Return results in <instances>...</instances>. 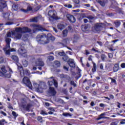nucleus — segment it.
Listing matches in <instances>:
<instances>
[{"instance_id":"f257e3e1","label":"nucleus","mask_w":125,"mask_h":125,"mask_svg":"<svg viewBox=\"0 0 125 125\" xmlns=\"http://www.w3.org/2000/svg\"><path fill=\"white\" fill-rule=\"evenodd\" d=\"M31 32L32 30L27 27L23 28L17 27L15 29V31H12V35L15 36V38L16 40H20L22 38V34L31 33Z\"/></svg>"},{"instance_id":"f03ea898","label":"nucleus","mask_w":125,"mask_h":125,"mask_svg":"<svg viewBox=\"0 0 125 125\" xmlns=\"http://www.w3.org/2000/svg\"><path fill=\"white\" fill-rule=\"evenodd\" d=\"M37 42L41 44H46L49 42V40H48L46 35L42 34L37 36Z\"/></svg>"},{"instance_id":"7ed1b4c3","label":"nucleus","mask_w":125,"mask_h":125,"mask_svg":"<svg viewBox=\"0 0 125 125\" xmlns=\"http://www.w3.org/2000/svg\"><path fill=\"white\" fill-rule=\"evenodd\" d=\"M33 85L37 92H43V89H46V83L44 82H40L39 84L34 83Z\"/></svg>"},{"instance_id":"20e7f679","label":"nucleus","mask_w":125,"mask_h":125,"mask_svg":"<svg viewBox=\"0 0 125 125\" xmlns=\"http://www.w3.org/2000/svg\"><path fill=\"white\" fill-rule=\"evenodd\" d=\"M0 69V77H3L6 79H10V78H11V74H10V73H7V70H6V69H5V66L4 65H1Z\"/></svg>"},{"instance_id":"39448f33","label":"nucleus","mask_w":125,"mask_h":125,"mask_svg":"<svg viewBox=\"0 0 125 125\" xmlns=\"http://www.w3.org/2000/svg\"><path fill=\"white\" fill-rule=\"evenodd\" d=\"M18 69L20 72L21 77H24L25 75L26 76L30 75V71H29L28 69H25L24 70L22 66H18Z\"/></svg>"},{"instance_id":"423d86ee","label":"nucleus","mask_w":125,"mask_h":125,"mask_svg":"<svg viewBox=\"0 0 125 125\" xmlns=\"http://www.w3.org/2000/svg\"><path fill=\"white\" fill-rule=\"evenodd\" d=\"M22 83L24 84H25L29 88L32 89L33 88V86H32V83H31V81H30V79L26 77H24L22 79Z\"/></svg>"},{"instance_id":"0eeeda50","label":"nucleus","mask_w":125,"mask_h":125,"mask_svg":"<svg viewBox=\"0 0 125 125\" xmlns=\"http://www.w3.org/2000/svg\"><path fill=\"white\" fill-rule=\"evenodd\" d=\"M20 46L21 48L18 50V53L20 54V55L23 56L24 54H26V53H27V51L26 49H24V46H25V44H24V43H21Z\"/></svg>"},{"instance_id":"6e6552de","label":"nucleus","mask_w":125,"mask_h":125,"mask_svg":"<svg viewBox=\"0 0 125 125\" xmlns=\"http://www.w3.org/2000/svg\"><path fill=\"white\" fill-rule=\"evenodd\" d=\"M104 24L101 23H97L94 26V31L95 32H100L101 31V28L103 27Z\"/></svg>"},{"instance_id":"1a4fd4ad","label":"nucleus","mask_w":125,"mask_h":125,"mask_svg":"<svg viewBox=\"0 0 125 125\" xmlns=\"http://www.w3.org/2000/svg\"><path fill=\"white\" fill-rule=\"evenodd\" d=\"M48 15L50 16L53 19H55L56 20H58V19H60V18H58V17H56V11H49Z\"/></svg>"},{"instance_id":"9d476101","label":"nucleus","mask_w":125,"mask_h":125,"mask_svg":"<svg viewBox=\"0 0 125 125\" xmlns=\"http://www.w3.org/2000/svg\"><path fill=\"white\" fill-rule=\"evenodd\" d=\"M91 26L90 24H84L81 26V30L83 32H89Z\"/></svg>"},{"instance_id":"9b49d317","label":"nucleus","mask_w":125,"mask_h":125,"mask_svg":"<svg viewBox=\"0 0 125 125\" xmlns=\"http://www.w3.org/2000/svg\"><path fill=\"white\" fill-rule=\"evenodd\" d=\"M7 6L5 0H0V12H3V9L5 8Z\"/></svg>"},{"instance_id":"f8f14e48","label":"nucleus","mask_w":125,"mask_h":125,"mask_svg":"<svg viewBox=\"0 0 125 125\" xmlns=\"http://www.w3.org/2000/svg\"><path fill=\"white\" fill-rule=\"evenodd\" d=\"M36 28L33 29V33H37V32H39V31H41V32L45 31V29L41 25H36Z\"/></svg>"},{"instance_id":"ddd939ff","label":"nucleus","mask_w":125,"mask_h":125,"mask_svg":"<svg viewBox=\"0 0 125 125\" xmlns=\"http://www.w3.org/2000/svg\"><path fill=\"white\" fill-rule=\"evenodd\" d=\"M48 83L50 86H51V85H53V84L55 87H57L58 86V83H57V82L56 80H55L54 79H52V81H48Z\"/></svg>"},{"instance_id":"4468645a","label":"nucleus","mask_w":125,"mask_h":125,"mask_svg":"<svg viewBox=\"0 0 125 125\" xmlns=\"http://www.w3.org/2000/svg\"><path fill=\"white\" fill-rule=\"evenodd\" d=\"M66 17L70 22L72 23H75V22H76V18H75L74 16L72 15H67Z\"/></svg>"},{"instance_id":"2eb2a0df","label":"nucleus","mask_w":125,"mask_h":125,"mask_svg":"<svg viewBox=\"0 0 125 125\" xmlns=\"http://www.w3.org/2000/svg\"><path fill=\"white\" fill-rule=\"evenodd\" d=\"M98 3H99L101 6L104 7L106 5V3L108 2V0H97Z\"/></svg>"},{"instance_id":"dca6fc26","label":"nucleus","mask_w":125,"mask_h":125,"mask_svg":"<svg viewBox=\"0 0 125 125\" xmlns=\"http://www.w3.org/2000/svg\"><path fill=\"white\" fill-rule=\"evenodd\" d=\"M48 93L51 96H55V95L56 94V91L53 87H50Z\"/></svg>"},{"instance_id":"f3484780","label":"nucleus","mask_w":125,"mask_h":125,"mask_svg":"<svg viewBox=\"0 0 125 125\" xmlns=\"http://www.w3.org/2000/svg\"><path fill=\"white\" fill-rule=\"evenodd\" d=\"M63 59L64 61H65V62L67 61V63H68V65H69L70 64H72L73 63H75V62H74V60L73 59L69 60V57H68L64 56L63 58Z\"/></svg>"},{"instance_id":"a211bd4d","label":"nucleus","mask_w":125,"mask_h":125,"mask_svg":"<svg viewBox=\"0 0 125 125\" xmlns=\"http://www.w3.org/2000/svg\"><path fill=\"white\" fill-rule=\"evenodd\" d=\"M36 66H44V63L42 62V59H38L36 62Z\"/></svg>"},{"instance_id":"6ab92c4d","label":"nucleus","mask_w":125,"mask_h":125,"mask_svg":"<svg viewBox=\"0 0 125 125\" xmlns=\"http://www.w3.org/2000/svg\"><path fill=\"white\" fill-rule=\"evenodd\" d=\"M5 41L6 42V46L7 48L10 47V42H11V39L7 37H5Z\"/></svg>"},{"instance_id":"aec40b11","label":"nucleus","mask_w":125,"mask_h":125,"mask_svg":"<svg viewBox=\"0 0 125 125\" xmlns=\"http://www.w3.org/2000/svg\"><path fill=\"white\" fill-rule=\"evenodd\" d=\"M9 48L10 47L7 48L6 46L3 48V50L4 51L6 55H10V50H9Z\"/></svg>"},{"instance_id":"412c9836","label":"nucleus","mask_w":125,"mask_h":125,"mask_svg":"<svg viewBox=\"0 0 125 125\" xmlns=\"http://www.w3.org/2000/svg\"><path fill=\"white\" fill-rule=\"evenodd\" d=\"M31 107H32V104H28L26 105V106H23V109H24L25 111H27V112H30V109H31Z\"/></svg>"},{"instance_id":"4be33fe9","label":"nucleus","mask_w":125,"mask_h":125,"mask_svg":"<svg viewBox=\"0 0 125 125\" xmlns=\"http://www.w3.org/2000/svg\"><path fill=\"white\" fill-rule=\"evenodd\" d=\"M11 59L13 60L16 63H18L19 62V58H18V57L16 55H12L11 56Z\"/></svg>"},{"instance_id":"5701e85b","label":"nucleus","mask_w":125,"mask_h":125,"mask_svg":"<svg viewBox=\"0 0 125 125\" xmlns=\"http://www.w3.org/2000/svg\"><path fill=\"white\" fill-rule=\"evenodd\" d=\"M114 24H115L116 28H119L121 26V21L119 20L115 21Z\"/></svg>"},{"instance_id":"b1692460","label":"nucleus","mask_w":125,"mask_h":125,"mask_svg":"<svg viewBox=\"0 0 125 125\" xmlns=\"http://www.w3.org/2000/svg\"><path fill=\"white\" fill-rule=\"evenodd\" d=\"M104 116H106V113L104 112L103 113H102L101 115L99 116V117L97 118V121H99L101 120V119H104Z\"/></svg>"},{"instance_id":"393cba45","label":"nucleus","mask_w":125,"mask_h":125,"mask_svg":"<svg viewBox=\"0 0 125 125\" xmlns=\"http://www.w3.org/2000/svg\"><path fill=\"white\" fill-rule=\"evenodd\" d=\"M75 2L74 6L75 7H80V0H74Z\"/></svg>"},{"instance_id":"a878e982","label":"nucleus","mask_w":125,"mask_h":125,"mask_svg":"<svg viewBox=\"0 0 125 125\" xmlns=\"http://www.w3.org/2000/svg\"><path fill=\"white\" fill-rule=\"evenodd\" d=\"M113 71L114 72H118V71H119V63H116L114 64Z\"/></svg>"},{"instance_id":"bb28decb","label":"nucleus","mask_w":125,"mask_h":125,"mask_svg":"<svg viewBox=\"0 0 125 125\" xmlns=\"http://www.w3.org/2000/svg\"><path fill=\"white\" fill-rule=\"evenodd\" d=\"M60 62L58 61H55L54 62V66L56 67V68H57L58 67H60Z\"/></svg>"},{"instance_id":"cd10ccee","label":"nucleus","mask_w":125,"mask_h":125,"mask_svg":"<svg viewBox=\"0 0 125 125\" xmlns=\"http://www.w3.org/2000/svg\"><path fill=\"white\" fill-rule=\"evenodd\" d=\"M58 29H59L60 31L63 29V22H61L58 24Z\"/></svg>"},{"instance_id":"c85d7f7f","label":"nucleus","mask_w":125,"mask_h":125,"mask_svg":"<svg viewBox=\"0 0 125 125\" xmlns=\"http://www.w3.org/2000/svg\"><path fill=\"white\" fill-rule=\"evenodd\" d=\"M3 17H4L6 20H9V13H6L3 15Z\"/></svg>"},{"instance_id":"c756f323","label":"nucleus","mask_w":125,"mask_h":125,"mask_svg":"<svg viewBox=\"0 0 125 125\" xmlns=\"http://www.w3.org/2000/svg\"><path fill=\"white\" fill-rule=\"evenodd\" d=\"M93 68L92 69V72L94 73V72H96V64L95 63L93 62Z\"/></svg>"},{"instance_id":"7c9ffc66","label":"nucleus","mask_w":125,"mask_h":125,"mask_svg":"<svg viewBox=\"0 0 125 125\" xmlns=\"http://www.w3.org/2000/svg\"><path fill=\"white\" fill-rule=\"evenodd\" d=\"M12 8L14 9V10H18V4H13L12 5Z\"/></svg>"},{"instance_id":"2f4dec72","label":"nucleus","mask_w":125,"mask_h":125,"mask_svg":"<svg viewBox=\"0 0 125 125\" xmlns=\"http://www.w3.org/2000/svg\"><path fill=\"white\" fill-rule=\"evenodd\" d=\"M4 124H7V122L5 119H1L0 120V125H4Z\"/></svg>"},{"instance_id":"473e14b6","label":"nucleus","mask_w":125,"mask_h":125,"mask_svg":"<svg viewBox=\"0 0 125 125\" xmlns=\"http://www.w3.org/2000/svg\"><path fill=\"white\" fill-rule=\"evenodd\" d=\"M22 64L23 67H27L28 66V61L26 60L22 61Z\"/></svg>"},{"instance_id":"72a5a7b5","label":"nucleus","mask_w":125,"mask_h":125,"mask_svg":"<svg viewBox=\"0 0 125 125\" xmlns=\"http://www.w3.org/2000/svg\"><path fill=\"white\" fill-rule=\"evenodd\" d=\"M68 35V30L65 29L63 31V37H67Z\"/></svg>"},{"instance_id":"f704fd0d","label":"nucleus","mask_w":125,"mask_h":125,"mask_svg":"<svg viewBox=\"0 0 125 125\" xmlns=\"http://www.w3.org/2000/svg\"><path fill=\"white\" fill-rule=\"evenodd\" d=\"M101 57L102 61L104 62L105 61V59H106L107 57L105 55V54H102Z\"/></svg>"},{"instance_id":"c9c22d12","label":"nucleus","mask_w":125,"mask_h":125,"mask_svg":"<svg viewBox=\"0 0 125 125\" xmlns=\"http://www.w3.org/2000/svg\"><path fill=\"white\" fill-rule=\"evenodd\" d=\"M12 115L14 116V119H16L17 117H18V114L15 111H12Z\"/></svg>"},{"instance_id":"e433bc0d","label":"nucleus","mask_w":125,"mask_h":125,"mask_svg":"<svg viewBox=\"0 0 125 125\" xmlns=\"http://www.w3.org/2000/svg\"><path fill=\"white\" fill-rule=\"evenodd\" d=\"M33 10V8H32V6H31V5H30V4H29L27 6V11L28 12V11H32V10Z\"/></svg>"},{"instance_id":"4c0bfd02","label":"nucleus","mask_w":125,"mask_h":125,"mask_svg":"<svg viewBox=\"0 0 125 125\" xmlns=\"http://www.w3.org/2000/svg\"><path fill=\"white\" fill-rule=\"evenodd\" d=\"M67 28H68L69 32H70L71 33H72V32H73V31H74V30L73 29V27H72V25L68 26Z\"/></svg>"},{"instance_id":"58836bf2","label":"nucleus","mask_w":125,"mask_h":125,"mask_svg":"<svg viewBox=\"0 0 125 125\" xmlns=\"http://www.w3.org/2000/svg\"><path fill=\"white\" fill-rule=\"evenodd\" d=\"M63 116L64 117H72V114L71 113H63Z\"/></svg>"},{"instance_id":"ea45409f","label":"nucleus","mask_w":125,"mask_h":125,"mask_svg":"<svg viewBox=\"0 0 125 125\" xmlns=\"http://www.w3.org/2000/svg\"><path fill=\"white\" fill-rule=\"evenodd\" d=\"M71 68H73V69L76 68V64H75V62H73V63H70V64H68Z\"/></svg>"},{"instance_id":"a19ab883","label":"nucleus","mask_w":125,"mask_h":125,"mask_svg":"<svg viewBox=\"0 0 125 125\" xmlns=\"http://www.w3.org/2000/svg\"><path fill=\"white\" fill-rule=\"evenodd\" d=\"M5 38H11V32H7Z\"/></svg>"},{"instance_id":"79ce46f5","label":"nucleus","mask_w":125,"mask_h":125,"mask_svg":"<svg viewBox=\"0 0 125 125\" xmlns=\"http://www.w3.org/2000/svg\"><path fill=\"white\" fill-rule=\"evenodd\" d=\"M70 84L71 85H73V86H74V87H76V86H77V84L76 83H75V82H74L73 81H70Z\"/></svg>"},{"instance_id":"37998d69","label":"nucleus","mask_w":125,"mask_h":125,"mask_svg":"<svg viewBox=\"0 0 125 125\" xmlns=\"http://www.w3.org/2000/svg\"><path fill=\"white\" fill-rule=\"evenodd\" d=\"M63 80H70V77H69L68 75H63Z\"/></svg>"},{"instance_id":"c03bdc74","label":"nucleus","mask_w":125,"mask_h":125,"mask_svg":"<svg viewBox=\"0 0 125 125\" xmlns=\"http://www.w3.org/2000/svg\"><path fill=\"white\" fill-rule=\"evenodd\" d=\"M48 59H49L50 61H53V60H54V57L52 56H49L48 57Z\"/></svg>"},{"instance_id":"a18cd8bd","label":"nucleus","mask_w":125,"mask_h":125,"mask_svg":"<svg viewBox=\"0 0 125 125\" xmlns=\"http://www.w3.org/2000/svg\"><path fill=\"white\" fill-rule=\"evenodd\" d=\"M65 7H67V8H72L73 7V6L71 4H65L64 5Z\"/></svg>"},{"instance_id":"49530a36","label":"nucleus","mask_w":125,"mask_h":125,"mask_svg":"<svg viewBox=\"0 0 125 125\" xmlns=\"http://www.w3.org/2000/svg\"><path fill=\"white\" fill-rule=\"evenodd\" d=\"M63 69L64 70V71L65 72H69V67L66 66H63Z\"/></svg>"},{"instance_id":"de8ad7c7","label":"nucleus","mask_w":125,"mask_h":125,"mask_svg":"<svg viewBox=\"0 0 125 125\" xmlns=\"http://www.w3.org/2000/svg\"><path fill=\"white\" fill-rule=\"evenodd\" d=\"M31 22H38V18H34L32 19Z\"/></svg>"},{"instance_id":"09e8293b","label":"nucleus","mask_w":125,"mask_h":125,"mask_svg":"<svg viewBox=\"0 0 125 125\" xmlns=\"http://www.w3.org/2000/svg\"><path fill=\"white\" fill-rule=\"evenodd\" d=\"M92 51H94L95 52H97L98 53H100V51H99L97 49H95L93 48L92 49Z\"/></svg>"},{"instance_id":"8fccbe9b","label":"nucleus","mask_w":125,"mask_h":125,"mask_svg":"<svg viewBox=\"0 0 125 125\" xmlns=\"http://www.w3.org/2000/svg\"><path fill=\"white\" fill-rule=\"evenodd\" d=\"M41 115H48V113H46V112L44 110H42L41 112Z\"/></svg>"},{"instance_id":"3c124183","label":"nucleus","mask_w":125,"mask_h":125,"mask_svg":"<svg viewBox=\"0 0 125 125\" xmlns=\"http://www.w3.org/2000/svg\"><path fill=\"white\" fill-rule=\"evenodd\" d=\"M37 120L38 121L42 123V117L41 116H39L37 118Z\"/></svg>"},{"instance_id":"603ef678","label":"nucleus","mask_w":125,"mask_h":125,"mask_svg":"<svg viewBox=\"0 0 125 125\" xmlns=\"http://www.w3.org/2000/svg\"><path fill=\"white\" fill-rule=\"evenodd\" d=\"M4 61V60L3 59V57H0V63H3Z\"/></svg>"},{"instance_id":"864d4df0","label":"nucleus","mask_w":125,"mask_h":125,"mask_svg":"<svg viewBox=\"0 0 125 125\" xmlns=\"http://www.w3.org/2000/svg\"><path fill=\"white\" fill-rule=\"evenodd\" d=\"M0 113L2 115H3V116H4L5 117H6L7 114H6V113H5V112H3V111H0Z\"/></svg>"},{"instance_id":"5fc2aeb1","label":"nucleus","mask_w":125,"mask_h":125,"mask_svg":"<svg viewBox=\"0 0 125 125\" xmlns=\"http://www.w3.org/2000/svg\"><path fill=\"white\" fill-rule=\"evenodd\" d=\"M110 125H118V122H113L110 124Z\"/></svg>"},{"instance_id":"6e6d98bb","label":"nucleus","mask_w":125,"mask_h":125,"mask_svg":"<svg viewBox=\"0 0 125 125\" xmlns=\"http://www.w3.org/2000/svg\"><path fill=\"white\" fill-rule=\"evenodd\" d=\"M111 83H115V84H117L116 80L113 79L112 78H111Z\"/></svg>"},{"instance_id":"4d7b16f0","label":"nucleus","mask_w":125,"mask_h":125,"mask_svg":"<svg viewBox=\"0 0 125 125\" xmlns=\"http://www.w3.org/2000/svg\"><path fill=\"white\" fill-rule=\"evenodd\" d=\"M9 73H7V74H10L11 76V74H13V71H12V69H11V68L9 69Z\"/></svg>"},{"instance_id":"13d9d810","label":"nucleus","mask_w":125,"mask_h":125,"mask_svg":"<svg viewBox=\"0 0 125 125\" xmlns=\"http://www.w3.org/2000/svg\"><path fill=\"white\" fill-rule=\"evenodd\" d=\"M87 18H88V19H89V20H93V19H94V18L91 16L87 17Z\"/></svg>"},{"instance_id":"bf43d9fd","label":"nucleus","mask_w":125,"mask_h":125,"mask_svg":"<svg viewBox=\"0 0 125 125\" xmlns=\"http://www.w3.org/2000/svg\"><path fill=\"white\" fill-rule=\"evenodd\" d=\"M13 22L8 21L5 23V25H12Z\"/></svg>"},{"instance_id":"052dcab7","label":"nucleus","mask_w":125,"mask_h":125,"mask_svg":"<svg viewBox=\"0 0 125 125\" xmlns=\"http://www.w3.org/2000/svg\"><path fill=\"white\" fill-rule=\"evenodd\" d=\"M63 93L65 94L66 95H67L68 94V90L67 89L63 90Z\"/></svg>"},{"instance_id":"680f3d73","label":"nucleus","mask_w":125,"mask_h":125,"mask_svg":"<svg viewBox=\"0 0 125 125\" xmlns=\"http://www.w3.org/2000/svg\"><path fill=\"white\" fill-rule=\"evenodd\" d=\"M21 11H22V12H24V13H26V12H28L27 10L24 9H21Z\"/></svg>"},{"instance_id":"e2e57ef3","label":"nucleus","mask_w":125,"mask_h":125,"mask_svg":"<svg viewBox=\"0 0 125 125\" xmlns=\"http://www.w3.org/2000/svg\"><path fill=\"white\" fill-rule=\"evenodd\" d=\"M121 125H125V119H123L122 121L120 122Z\"/></svg>"},{"instance_id":"0e129e2a","label":"nucleus","mask_w":125,"mask_h":125,"mask_svg":"<svg viewBox=\"0 0 125 125\" xmlns=\"http://www.w3.org/2000/svg\"><path fill=\"white\" fill-rule=\"evenodd\" d=\"M121 68H125V63H122L121 64Z\"/></svg>"},{"instance_id":"69168bd1","label":"nucleus","mask_w":125,"mask_h":125,"mask_svg":"<svg viewBox=\"0 0 125 125\" xmlns=\"http://www.w3.org/2000/svg\"><path fill=\"white\" fill-rule=\"evenodd\" d=\"M69 42L68 39L63 40V43H64V44H66V43H67V42Z\"/></svg>"},{"instance_id":"338daca9","label":"nucleus","mask_w":125,"mask_h":125,"mask_svg":"<svg viewBox=\"0 0 125 125\" xmlns=\"http://www.w3.org/2000/svg\"><path fill=\"white\" fill-rule=\"evenodd\" d=\"M108 57L109 58H113V54H112V53H108Z\"/></svg>"},{"instance_id":"774afa93","label":"nucleus","mask_w":125,"mask_h":125,"mask_svg":"<svg viewBox=\"0 0 125 125\" xmlns=\"http://www.w3.org/2000/svg\"><path fill=\"white\" fill-rule=\"evenodd\" d=\"M58 53L60 56H63V52H58Z\"/></svg>"}]
</instances>
